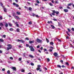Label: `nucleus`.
<instances>
[{"label":"nucleus","instance_id":"obj_1","mask_svg":"<svg viewBox=\"0 0 74 74\" xmlns=\"http://www.w3.org/2000/svg\"><path fill=\"white\" fill-rule=\"evenodd\" d=\"M52 12H53L51 13V14L53 16L55 15V13L56 15H59V12L58 11H56L55 10H53Z\"/></svg>","mask_w":74,"mask_h":74},{"label":"nucleus","instance_id":"obj_2","mask_svg":"<svg viewBox=\"0 0 74 74\" xmlns=\"http://www.w3.org/2000/svg\"><path fill=\"white\" fill-rule=\"evenodd\" d=\"M8 47H7V51H9L10 49H12V45L9 44L7 45Z\"/></svg>","mask_w":74,"mask_h":74},{"label":"nucleus","instance_id":"obj_3","mask_svg":"<svg viewBox=\"0 0 74 74\" xmlns=\"http://www.w3.org/2000/svg\"><path fill=\"white\" fill-rule=\"evenodd\" d=\"M38 68H36V70L37 71H40V72L42 71V69H40V67H41V66L40 65H38L37 66Z\"/></svg>","mask_w":74,"mask_h":74},{"label":"nucleus","instance_id":"obj_4","mask_svg":"<svg viewBox=\"0 0 74 74\" xmlns=\"http://www.w3.org/2000/svg\"><path fill=\"white\" fill-rule=\"evenodd\" d=\"M29 48L30 49V50L31 51H34V49L33 48V47L32 46H30L29 47Z\"/></svg>","mask_w":74,"mask_h":74},{"label":"nucleus","instance_id":"obj_5","mask_svg":"<svg viewBox=\"0 0 74 74\" xmlns=\"http://www.w3.org/2000/svg\"><path fill=\"white\" fill-rule=\"evenodd\" d=\"M36 41L38 42H39V43H41V42L42 40H40L38 38L36 39Z\"/></svg>","mask_w":74,"mask_h":74},{"label":"nucleus","instance_id":"obj_6","mask_svg":"<svg viewBox=\"0 0 74 74\" xmlns=\"http://www.w3.org/2000/svg\"><path fill=\"white\" fill-rule=\"evenodd\" d=\"M53 55H54V56H55L56 57H57V58L58 57V54L56 52L53 54Z\"/></svg>","mask_w":74,"mask_h":74},{"label":"nucleus","instance_id":"obj_7","mask_svg":"<svg viewBox=\"0 0 74 74\" xmlns=\"http://www.w3.org/2000/svg\"><path fill=\"white\" fill-rule=\"evenodd\" d=\"M11 69H13V71H16V68L15 67H12L11 68Z\"/></svg>","mask_w":74,"mask_h":74},{"label":"nucleus","instance_id":"obj_8","mask_svg":"<svg viewBox=\"0 0 74 74\" xmlns=\"http://www.w3.org/2000/svg\"><path fill=\"white\" fill-rule=\"evenodd\" d=\"M64 11L65 12H67L68 11H69V10L68 9H65L64 10Z\"/></svg>","mask_w":74,"mask_h":74},{"label":"nucleus","instance_id":"obj_9","mask_svg":"<svg viewBox=\"0 0 74 74\" xmlns=\"http://www.w3.org/2000/svg\"><path fill=\"white\" fill-rule=\"evenodd\" d=\"M29 57H30V58H34V56H33L32 55H29Z\"/></svg>","mask_w":74,"mask_h":74},{"label":"nucleus","instance_id":"obj_10","mask_svg":"<svg viewBox=\"0 0 74 74\" xmlns=\"http://www.w3.org/2000/svg\"><path fill=\"white\" fill-rule=\"evenodd\" d=\"M34 40L29 41V43L30 44H32L33 43H34Z\"/></svg>","mask_w":74,"mask_h":74},{"label":"nucleus","instance_id":"obj_11","mask_svg":"<svg viewBox=\"0 0 74 74\" xmlns=\"http://www.w3.org/2000/svg\"><path fill=\"white\" fill-rule=\"evenodd\" d=\"M72 4H73V3H69L67 5L68 6H71V5H72Z\"/></svg>","mask_w":74,"mask_h":74},{"label":"nucleus","instance_id":"obj_12","mask_svg":"<svg viewBox=\"0 0 74 74\" xmlns=\"http://www.w3.org/2000/svg\"><path fill=\"white\" fill-rule=\"evenodd\" d=\"M3 10L4 12H7V9H6V8H4Z\"/></svg>","mask_w":74,"mask_h":74},{"label":"nucleus","instance_id":"obj_13","mask_svg":"<svg viewBox=\"0 0 74 74\" xmlns=\"http://www.w3.org/2000/svg\"><path fill=\"white\" fill-rule=\"evenodd\" d=\"M5 27H8V24L6 23L5 24Z\"/></svg>","mask_w":74,"mask_h":74},{"label":"nucleus","instance_id":"obj_14","mask_svg":"<svg viewBox=\"0 0 74 74\" xmlns=\"http://www.w3.org/2000/svg\"><path fill=\"white\" fill-rule=\"evenodd\" d=\"M61 23L60 22H58V26H61Z\"/></svg>","mask_w":74,"mask_h":74},{"label":"nucleus","instance_id":"obj_15","mask_svg":"<svg viewBox=\"0 0 74 74\" xmlns=\"http://www.w3.org/2000/svg\"><path fill=\"white\" fill-rule=\"evenodd\" d=\"M51 26L52 29H55V26H54L53 25H51Z\"/></svg>","mask_w":74,"mask_h":74},{"label":"nucleus","instance_id":"obj_16","mask_svg":"<svg viewBox=\"0 0 74 74\" xmlns=\"http://www.w3.org/2000/svg\"><path fill=\"white\" fill-rule=\"evenodd\" d=\"M0 41L1 42H4V40L2 39H0Z\"/></svg>","mask_w":74,"mask_h":74},{"label":"nucleus","instance_id":"obj_17","mask_svg":"<svg viewBox=\"0 0 74 74\" xmlns=\"http://www.w3.org/2000/svg\"><path fill=\"white\" fill-rule=\"evenodd\" d=\"M50 45H53V42H51L50 43Z\"/></svg>","mask_w":74,"mask_h":74},{"label":"nucleus","instance_id":"obj_18","mask_svg":"<svg viewBox=\"0 0 74 74\" xmlns=\"http://www.w3.org/2000/svg\"><path fill=\"white\" fill-rule=\"evenodd\" d=\"M0 26H4V25H3V23H0Z\"/></svg>","mask_w":74,"mask_h":74},{"label":"nucleus","instance_id":"obj_19","mask_svg":"<svg viewBox=\"0 0 74 74\" xmlns=\"http://www.w3.org/2000/svg\"><path fill=\"white\" fill-rule=\"evenodd\" d=\"M46 40L47 43H48V42H49V40H48V39L47 38H46Z\"/></svg>","mask_w":74,"mask_h":74},{"label":"nucleus","instance_id":"obj_20","mask_svg":"<svg viewBox=\"0 0 74 74\" xmlns=\"http://www.w3.org/2000/svg\"><path fill=\"white\" fill-rule=\"evenodd\" d=\"M49 4V5H50V6H53V5L52 4V3H50Z\"/></svg>","mask_w":74,"mask_h":74},{"label":"nucleus","instance_id":"obj_21","mask_svg":"<svg viewBox=\"0 0 74 74\" xmlns=\"http://www.w3.org/2000/svg\"><path fill=\"white\" fill-rule=\"evenodd\" d=\"M9 30L10 31H13V30H14V29L12 28H11L9 29Z\"/></svg>","mask_w":74,"mask_h":74},{"label":"nucleus","instance_id":"obj_22","mask_svg":"<svg viewBox=\"0 0 74 74\" xmlns=\"http://www.w3.org/2000/svg\"><path fill=\"white\" fill-rule=\"evenodd\" d=\"M28 24L29 25H32V21H30L29 22Z\"/></svg>","mask_w":74,"mask_h":74},{"label":"nucleus","instance_id":"obj_23","mask_svg":"<svg viewBox=\"0 0 74 74\" xmlns=\"http://www.w3.org/2000/svg\"><path fill=\"white\" fill-rule=\"evenodd\" d=\"M55 3L56 4H58L59 3V2H58V1H55Z\"/></svg>","mask_w":74,"mask_h":74},{"label":"nucleus","instance_id":"obj_24","mask_svg":"<svg viewBox=\"0 0 74 74\" xmlns=\"http://www.w3.org/2000/svg\"><path fill=\"white\" fill-rule=\"evenodd\" d=\"M66 66H69V64L68 62H66Z\"/></svg>","mask_w":74,"mask_h":74},{"label":"nucleus","instance_id":"obj_25","mask_svg":"<svg viewBox=\"0 0 74 74\" xmlns=\"http://www.w3.org/2000/svg\"><path fill=\"white\" fill-rule=\"evenodd\" d=\"M67 30H68V31L69 32H71V30L69 28H68Z\"/></svg>","mask_w":74,"mask_h":74},{"label":"nucleus","instance_id":"obj_26","mask_svg":"<svg viewBox=\"0 0 74 74\" xmlns=\"http://www.w3.org/2000/svg\"><path fill=\"white\" fill-rule=\"evenodd\" d=\"M16 13H17V14H18V15H21V13L20 12H16Z\"/></svg>","mask_w":74,"mask_h":74},{"label":"nucleus","instance_id":"obj_27","mask_svg":"<svg viewBox=\"0 0 74 74\" xmlns=\"http://www.w3.org/2000/svg\"><path fill=\"white\" fill-rule=\"evenodd\" d=\"M57 67L59 68H60V67H61V66L60 65H57Z\"/></svg>","mask_w":74,"mask_h":74},{"label":"nucleus","instance_id":"obj_28","mask_svg":"<svg viewBox=\"0 0 74 74\" xmlns=\"http://www.w3.org/2000/svg\"><path fill=\"white\" fill-rule=\"evenodd\" d=\"M13 15L14 16H16V15H15V13H13Z\"/></svg>","mask_w":74,"mask_h":74},{"label":"nucleus","instance_id":"obj_29","mask_svg":"<svg viewBox=\"0 0 74 74\" xmlns=\"http://www.w3.org/2000/svg\"><path fill=\"white\" fill-rule=\"evenodd\" d=\"M36 3L38 4H39V3H40V1L38 0L36 1Z\"/></svg>","mask_w":74,"mask_h":74},{"label":"nucleus","instance_id":"obj_30","mask_svg":"<svg viewBox=\"0 0 74 74\" xmlns=\"http://www.w3.org/2000/svg\"><path fill=\"white\" fill-rule=\"evenodd\" d=\"M32 8L31 7H29V10H30V11H32Z\"/></svg>","mask_w":74,"mask_h":74},{"label":"nucleus","instance_id":"obj_31","mask_svg":"<svg viewBox=\"0 0 74 74\" xmlns=\"http://www.w3.org/2000/svg\"><path fill=\"white\" fill-rule=\"evenodd\" d=\"M8 74H10V71L9 70H8L7 72Z\"/></svg>","mask_w":74,"mask_h":74},{"label":"nucleus","instance_id":"obj_32","mask_svg":"<svg viewBox=\"0 0 74 74\" xmlns=\"http://www.w3.org/2000/svg\"><path fill=\"white\" fill-rule=\"evenodd\" d=\"M32 16L34 17V16H35V14H34V13H32Z\"/></svg>","mask_w":74,"mask_h":74},{"label":"nucleus","instance_id":"obj_33","mask_svg":"<svg viewBox=\"0 0 74 74\" xmlns=\"http://www.w3.org/2000/svg\"><path fill=\"white\" fill-rule=\"evenodd\" d=\"M67 8H68V9H69V10H70V8L69 7V6H66Z\"/></svg>","mask_w":74,"mask_h":74},{"label":"nucleus","instance_id":"obj_34","mask_svg":"<svg viewBox=\"0 0 74 74\" xmlns=\"http://www.w3.org/2000/svg\"><path fill=\"white\" fill-rule=\"evenodd\" d=\"M16 31L17 32H19V28H18L17 29Z\"/></svg>","mask_w":74,"mask_h":74},{"label":"nucleus","instance_id":"obj_35","mask_svg":"<svg viewBox=\"0 0 74 74\" xmlns=\"http://www.w3.org/2000/svg\"><path fill=\"white\" fill-rule=\"evenodd\" d=\"M16 7H19V5L18 4H16Z\"/></svg>","mask_w":74,"mask_h":74},{"label":"nucleus","instance_id":"obj_36","mask_svg":"<svg viewBox=\"0 0 74 74\" xmlns=\"http://www.w3.org/2000/svg\"><path fill=\"white\" fill-rule=\"evenodd\" d=\"M10 59H11V60H13V58L11 57H10Z\"/></svg>","mask_w":74,"mask_h":74},{"label":"nucleus","instance_id":"obj_37","mask_svg":"<svg viewBox=\"0 0 74 74\" xmlns=\"http://www.w3.org/2000/svg\"><path fill=\"white\" fill-rule=\"evenodd\" d=\"M60 62L61 63H63V60H60Z\"/></svg>","mask_w":74,"mask_h":74},{"label":"nucleus","instance_id":"obj_38","mask_svg":"<svg viewBox=\"0 0 74 74\" xmlns=\"http://www.w3.org/2000/svg\"><path fill=\"white\" fill-rule=\"evenodd\" d=\"M15 17L18 19H19V17L17 16H16Z\"/></svg>","mask_w":74,"mask_h":74},{"label":"nucleus","instance_id":"obj_39","mask_svg":"<svg viewBox=\"0 0 74 74\" xmlns=\"http://www.w3.org/2000/svg\"><path fill=\"white\" fill-rule=\"evenodd\" d=\"M0 19L1 20L3 19V17H2V16H1L0 17Z\"/></svg>","mask_w":74,"mask_h":74},{"label":"nucleus","instance_id":"obj_40","mask_svg":"<svg viewBox=\"0 0 74 74\" xmlns=\"http://www.w3.org/2000/svg\"><path fill=\"white\" fill-rule=\"evenodd\" d=\"M21 42H22V43H23V42H25L23 41V40H21L20 41Z\"/></svg>","mask_w":74,"mask_h":74},{"label":"nucleus","instance_id":"obj_41","mask_svg":"<svg viewBox=\"0 0 74 74\" xmlns=\"http://www.w3.org/2000/svg\"><path fill=\"white\" fill-rule=\"evenodd\" d=\"M9 26H10V27H11V26L12 25V24H11L10 23H9Z\"/></svg>","mask_w":74,"mask_h":74},{"label":"nucleus","instance_id":"obj_42","mask_svg":"<svg viewBox=\"0 0 74 74\" xmlns=\"http://www.w3.org/2000/svg\"><path fill=\"white\" fill-rule=\"evenodd\" d=\"M47 62H49L50 61V59L48 58H47Z\"/></svg>","mask_w":74,"mask_h":74},{"label":"nucleus","instance_id":"obj_43","mask_svg":"<svg viewBox=\"0 0 74 74\" xmlns=\"http://www.w3.org/2000/svg\"><path fill=\"white\" fill-rule=\"evenodd\" d=\"M0 4L1 5V6H3V3H2L0 2Z\"/></svg>","mask_w":74,"mask_h":74},{"label":"nucleus","instance_id":"obj_44","mask_svg":"<svg viewBox=\"0 0 74 74\" xmlns=\"http://www.w3.org/2000/svg\"><path fill=\"white\" fill-rule=\"evenodd\" d=\"M26 46L27 47H29V45L27 44H26Z\"/></svg>","mask_w":74,"mask_h":74},{"label":"nucleus","instance_id":"obj_45","mask_svg":"<svg viewBox=\"0 0 74 74\" xmlns=\"http://www.w3.org/2000/svg\"><path fill=\"white\" fill-rule=\"evenodd\" d=\"M18 60L19 61H21V60H22V58H19L18 59Z\"/></svg>","mask_w":74,"mask_h":74},{"label":"nucleus","instance_id":"obj_46","mask_svg":"<svg viewBox=\"0 0 74 74\" xmlns=\"http://www.w3.org/2000/svg\"><path fill=\"white\" fill-rule=\"evenodd\" d=\"M61 67H62V68H64L65 67V66H64V65H62Z\"/></svg>","mask_w":74,"mask_h":74},{"label":"nucleus","instance_id":"obj_47","mask_svg":"<svg viewBox=\"0 0 74 74\" xmlns=\"http://www.w3.org/2000/svg\"><path fill=\"white\" fill-rule=\"evenodd\" d=\"M71 30L72 31H73V32H74V28H72Z\"/></svg>","mask_w":74,"mask_h":74},{"label":"nucleus","instance_id":"obj_48","mask_svg":"<svg viewBox=\"0 0 74 74\" xmlns=\"http://www.w3.org/2000/svg\"><path fill=\"white\" fill-rule=\"evenodd\" d=\"M31 66H34V64L33 63H31Z\"/></svg>","mask_w":74,"mask_h":74},{"label":"nucleus","instance_id":"obj_49","mask_svg":"<svg viewBox=\"0 0 74 74\" xmlns=\"http://www.w3.org/2000/svg\"><path fill=\"white\" fill-rule=\"evenodd\" d=\"M13 5H16V3H13Z\"/></svg>","mask_w":74,"mask_h":74},{"label":"nucleus","instance_id":"obj_50","mask_svg":"<svg viewBox=\"0 0 74 74\" xmlns=\"http://www.w3.org/2000/svg\"><path fill=\"white\" fill-rule=\"evenodd\" d=\"M26 40H29V38H25Z\"/></svg>","mask_w":74,"mask_h":74},{"label":"nucleus","instance_id":"obj_51","mask_svg":"<svg viewBox=\"0 0 74 74\" xmlns=\"http://www.w3.org/2000/svg\"><path fill=\"white\" fill-rule=\"evenodd\" d=\"M43 49V47H41V48H40V50H42Z\"/></svg>","mask_w":74,"mask_h":74},{"label":"nucleus","instance_id":"obj_52","mask_svg":"<svg viewBox=\"0 0 74 74\" xmlns=\"http://www.w3.org/2000/svg\"><path fill=\"white\" fill-rule=\"evenodd\" d=\"M49 48H51V49H54V48H53V47H50Z\"/></svg>","mask_w":74,"mask_h":74},{"label":"nucleus","instance_id":"obj_53","mask_svg":"<svg viewBox=\"0 0 74 74\" xmlns=\"http://www.w3.org/2000/svg\"><path fill=\"white\" fill-rule=\"evenodd\" d=\"M5 69H4V68L3 69H2V71H5Z\"/></svg>","mask_w":74,"mask_h":74},{"label":"nucleus","instance_id":"obj_54","mask_svg":"<svg viewBox=\"0 0 74 74\" xmlns=\"http://www.w3.org/2000/svg\"><path fill=\"white\" fill-rule=\"evenodd\" d=\"M66 33H67V34L69 36H70V34H69L68 32H66Z\"/></svg>","mask_w":74,"mask_h":74},{"label":"nucleus","instance_id":"obj_55","mask_svg":"<svg viewBox=\"0 0 74 74\" xmlns=\"http://www.w3.org/2000/svg\"><path fill=\"white\" fill-rule=\"evenodd\" d=\"M53 21H57V19L55 18L53 19Z\"/></svg>","mask_w":74,"mask_h":74},{"label":"nucleus","instance_id":"obj_56","mask_svg":"<svg viewBox=\"0 0 74 74\" xmlns=\"http://www.w3.org/2000/svg\"><path fill=\"white\" fill-rule=\"evenodd\" d=\"M49 51L50 52H52V50L50 49L49 50Z\"/></svg>","mask_w":74,"mask_h":74},{"label":"nucleus","instance_id":"obj_57","mask_svg":"<svg viewBox=\"0 0 74 74\" xmlns=\"http://www.w3.org/2000/svg\"><path fill=\"white\" fill-rule=\"evenodd\" d=\"M6 36H5V35H4L3 36V37L4 38H5V37Z\"/></svg>","mask_w":74,"mask_h":74},{"label":"nucleus","instance_id":"obj_58","mask_svg":"<svg viewBox=\"0 0 74 74\" xmlns=\"http://www.w3.org/2000/svg\"><path fill=\"white\" fill-rule=\"evenodd\" d=\"M21 40H20L19 39H17V41H18V42H19V41H21Z\"/></svg>","mask_w":74,"mask_h":74},{"label":"nucleus","instance_id":"obj_59","mask_svg":"<svg viewBox=\"0 0 74 74\" xmlns=\"http://www.w3.org/2000/svg\"><path fill=\"white\" fill-rule=\"evenodd\" d=\"M44 52H45V51H47V49H45L44 50Z\"/></svg>","mask_w":74,"mask_h":74},{"label":"nucleus","instance_id":"obj_60","mask_svg":"<svg viewBox=\"0 0 74 74\" xmlns=\"http://www.w3.org/2000/svg\"><path fill=\"white\" fill-rule=\"evenodd\" d=\"M21 71L23 72V73H24L25 72V70H23Z\"/></svg>","mask_w":74,"mask_h":74},{"label":"nucleus","instance_id":"obj_61","mask_svg":"<svg viewBox=\"0 0 74 74\" xmlns=\"http://www.w3.org/2000/svg\"><path fill=\"white\" fill-rule=\"evenodd\" d=\"M66 39H69V36H67L66 37Z\"/></svg>","mask_w":74,"mask_h":74},{"label":"nucleus","instance_id":"obj_62","mask_svg":"<svg viewBox=\"0 0 74 74\" xmlns=\"http://www.w3.org/2000/svg\"><path fill=\"white\" fill-rule=\"evenodd\" d=\"M59 8L60 9H63V7H62L61 6V7H60Z\"/></svg>","mask_w":74,"mask_h":74},{"label":"nucleus","instance_id":"obj_63","mask_svg":"<svg viewBox=\"0 0 74 74\" xmlns=\"http://www.w3.org/2000/svg\"><path fill=\"white\" fill-rule=\"evenodd\" d=\"M40 48V46H37V48Z\"/></svg>","mask_w":74,"mask_h":74},{"label":"nucleus","instance_id":"obj_64","mask_svg":"<svg viewBox=\"0 0 74 74\" xmlns=\"http://www.w3.org/2000/svg\"><path fill=\"white\" fill-rule=\"evenodd\" d=\"M74 69V67L73 66H72L71 68V69H72L73 70Z\"/></svg>","mask_w":74,"mask_h":74}]
</instances>
